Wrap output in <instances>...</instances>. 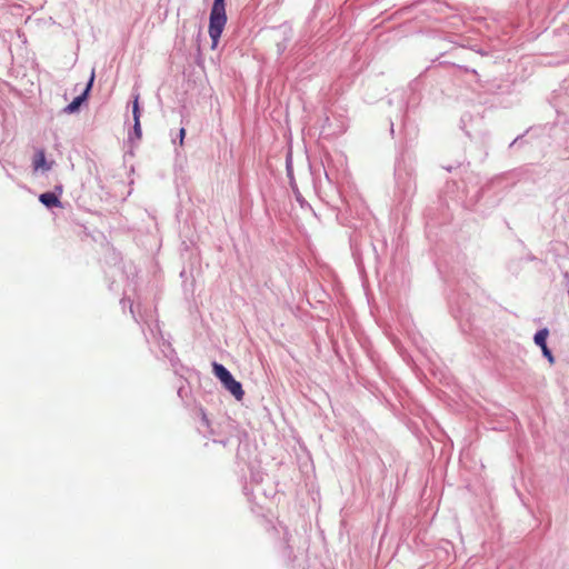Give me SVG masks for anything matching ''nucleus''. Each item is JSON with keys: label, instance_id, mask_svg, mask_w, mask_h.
<instances>
[{"label": "nucleus", "instance_id": "f03ea898", "mask_svg": "<svg viewBox=\"0 0 569 569\" xmlns=\"http://www.w3.org/2000/svg\"><path fill=\"white\" fill-rule=\"evenodd\" d=\"M213 372L216 377L221 381L222 386L237 399L242 400L244 391L239 381H237L232 375L220 363L213 362Z\"/></svg>", "mask_w": 569, "mask_h": 569}, {"label": "nucleus", "instance_id": "6e6552de", "mask_svg": "<svg viewBox=\"0 0 569 569\" xmlns=\"http://www.w3.org/2000/svg\"><path fill=\"white\" fill-rule=\"evenodd\" d=\"M541 351L543 356L548 359V361L552 365L555 362V358L551 351L549 350L548 346H542Z\"/></svg>", "mask_w": 569, "mask_h": 569}, {"label": "nucleus", "instance_id": "f257e3e1", "mask_svg": "<svg viewBox=\"0 0 569 569\" xmlns=\"http://www.w3.org/2000/svg\"><path fill=\"white\" fill-rule=\"evenodd\" d=\"M227 22L226 7L223 0H214L209 23V36L212 40V48H214L219 41V38L223 31Z\"/></svg>", "mask_w": 569, "mask_h": 569}, {"label": "nucleus", "instance_id": "0eeeda50", "mask_svg": "<svg viewBox=\"0 0 569 569\" xmlns=\"http://www.w3.org/2000/svg\"><path fill=\"white\" fill-rule=\"evenodd\" d=\"M133 119H140L139 96H136L132 107Z\"/></svg>", "mask_w": 569, "mask_h": 569}, {"label": "nucleus", "instance_id": "20e7f679", "mask_svg": "<svg viewBox=\"0 0 569 569\" xmlns=\"http://www.w3.org/2000/svg\"><path fill=\"white\" fill-rule=\"evenodd\" d=\"M41 203H43L48 208L52 207H61V202L56 193L53 192H44L39 197Z\"/></svg>", "mask_w": 569, "mask_h": 569}, {"label": "nucleus", "instance_id": "9d476101", "mask_svg": "<svg viewBox=\"0 0 569 569\" xmlns=\"http://www.w3.org/2000/svg\"><path fill=\"white\" fill-rule=\"evenodd\" d=\"M184 137H186V129L181 128L180 131H179V143H180V146H183Z\"/></svg>", "mask_w": 569, "mask_h": 569}, {"label": "nucleus", "instance_id": "423d86ee", "mask_svg": "<svg viewBox=\"0 0 569 569\" xmlns=\"http://www.w3.org/2000/svg\"><path fill=\"white\" fill-rule=\"evenodd\" d=\"M549 331L548 329H541L535 335V343L542 348V346H547L546 340L548 338Z\"/></svg>", "mask_w": 569, "mask_h": 569}, {"label": "nucleus", "instance_id": "1a4fd4ad", "mask_svg": "<svg viewBox=\"0 0 569 569\" xmlns=\"http://www.w3.org/2000/svg\"><path fill=\"white\" fill-rule=\"evenodd\" d=\"M133 130H134L137 138L140 139L142 136L140 119L134 120Z\"/></svg>", "mask_w": 569, "mask_h": 569}, {"label": "nucleus", "instance_id": "7ed1b4c3", "mask_svg": "<svg viewBox=\"0 0 569 569\" xmlns=\"http://www.w3.org/2000/svg\"><path fill=\"white\" fill-rule=\"evenodd\" d=\"M93 80H94V72L91 73V77L89 79V82H88L83 93L80 94L79 97L74 98L73 101L66 107V111L68 113H73L80 108L81 103L87 99L88 93L91 90Z\"/></svg>", "mask_w": 569, "mask_h": 569}, {"label": "nucleus", "instance_id": "39448f33", "mask_svg": "<svg viewBox=\"0 0 569 569\" xmlns=\"http://www.w3.org/2000/svg\"><path fill=\"white\" fill-rule=\"evenodd\" d=\"M33 168H34V170L41 169L44 171H48L51 169V166L47 163L46 154H44L43 150H39L36 152L34 159H33Z\"/></svg>", "mask_w": 569, "mask_h": 569}]
</instances>
